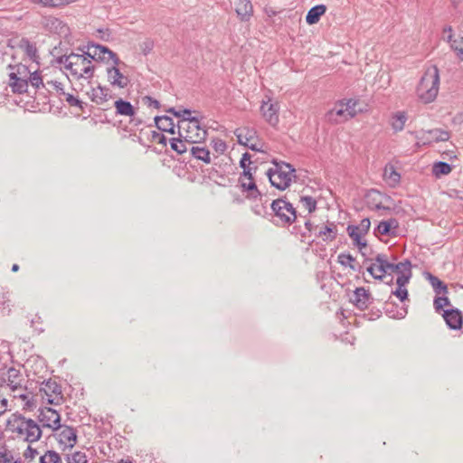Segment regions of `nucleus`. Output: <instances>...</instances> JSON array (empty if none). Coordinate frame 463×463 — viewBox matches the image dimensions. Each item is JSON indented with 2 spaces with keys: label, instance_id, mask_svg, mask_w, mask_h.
Returning a JSON list of instances; mask_svg holds the SVG:
<instances>
[{
  "label": "nucleus",
  "instance_id": "obj_58",
  "mask_svg": "<svg viewBox=\"0 0 463 463\" xmlns=\"http://www.w3.org/2000/svg\"><path fill=\"white\" fill-rule=\"evenodd\" d=\"M361 228L364 231H367L370 228V221L369 219H364L361 222Z\"/></svg>",
  "mask_w": 463,
  "mask_h": 463
},
{
  "label": "nucleus",
  "instance_id": "obj_34",
  "mask_svg": "<svg viewBox=\"0 0 463 463\" xmlns=\"http://www.w3.org/2000/svg\"><path fill=\"white\" fill-rule=\"evenodd\" d=\"M60 38L63 40L60 41V45H69L71 46L76 42V36L71 32V29L66 24H61L60 23Z\"/></svg>",
  "mask_w": 463,
  "mask_h": 463
},
{
  "label": "nucleus",
  "instance_id": "obj_24",
  "mask_svg": "<svg viewBox=\"0 0 463 463\" xmlns=\"http://www.w3.org/2000/svg\"><path fill=\"white\" fill-rule=\"evenodd\" d=\"M17 73L9 72V85L14 93H24L28 88V79L17 78Z\"/></svg>",
  "mask_w": 463,
  "mask_h": 463
},
{
  "label": "nucleus",
  "instance_id": "obj_21",
  "mask_svg": "<svg viewBox=\"0 0 463 463\" xmlns=\"http://www.w3.org/2000/svg\"><path fill=\"white\" fill-rule=\"evenodd\" d=\"M397 274L396 284H408L411 277V264L409 260H404L397 264L392 263V274Z\"/></svg>",
  "mask_w": 463,
  "mask_h": 463
},
{
  "label": "nucleus",
  "instance_id": "obj_33",
  "mask_svg": "<svg viewBox=\"0 0 463 463\" xmlns=\"http://www.w3.org/2000/svg\"><path fill=\"white\" fill-rule=\"evenodd\" d=\"M427 278H428L430 284L432 286V288L436 293V297H439V296L448 294L447 285L444 282H442L439 278H437L430 273L427 275Z\"/></svg>",
  "mask_w": 463,
  "mask_h": 463
},
{
  "label": "nucleus",
  "instance_id": "obj_28",
  "mask_svg": "<svg viewBox=\"0 0 463 463\" xmlns=\"http://www.w3.org/2000/svg\"><path fill=\"white\" fill-rule=\"evenodd\" d=\"M241 184L244 191L248 192V197L257 198L260 195V192L258 191L256 184L252 178V174L250 176H243L241 178Z\"/></svg>",
  "mask_w": 463,
  "mask_h": 463
},
{
  "label": "nucleus",
  "instance_id": "obj_55",
  "mask_svg": "<svg viewBox=\"0 0 463 463\" xmlns=\"http://www.w3.org/2000/svg\"><path fill=\"white\" fill-rule=\"evenodd\" d=\"M0 463H20L7 453H0Z\"/></svg>",
  "mask_w": 463,
  "mask_h": 463
},
{
  "label": "nucleus",
  "instance_id": "obj_54",
  "mask_svg": "<svg viewBox=\"0 0 463 463\" xmlns=\"http://www.w3.org/2000/svg\"><path fill=\"white\" fill-rule=\"evenodd\" d=\"M37 450L35 449H33L31 446H28L24 452V457L25 459L32 460L35 458Z\"/></svg>",
  "mask_w": 463,
  "mask_h": 463
},
{
  "label": "nucleus",
  "instance_id": "obj_35",
  "mask_svg": "<svg viewBox=\"0 0 463 463\" xmlns=\"http://www.w3.org/2000/svg\"><path fill=\"white\" fill-rule=\"evenodd\" d=\"M191 153L196 159L205 164H210L212 161L210 151L204 146H192Z\"/></svg>",
  "mask_w": 463,
  "mask_h": 463
},
{
  "label": "nucleus",
  "instance_id": "obj_29",
  "mask_svg": "<svg viewBox=\"0 0 463 463\" xmlns=\"http://www.w3.org/2000/svg\"><path fill=\"white\" fill-rule=\"evenodd\" d=\"M116 113L120 116L133 117L136 114V110L130 102L118 99L114 103Z\"/></svg>",
  "mask_w": 463,
  "mask_h": 463
},
{
  "label": "nucleus",
  "instance_id": "obj_42",
  "mask_svg": "<svg viewBox=\"0 0 463 463\" xmlns=\"http://www.w3.org/2000/svg\"><path fill=\"white\" fill-rule=\"evenodd\" d=\"M43 24L50 33H56L58 31V23L55 17L43 16Z\"/></svg>",
  "mask_w": 463,
  "mask_h": 463
},
{
  "label": "nucleus",
  "instance_id": "obj_26",
  "mask_svg": "<svg viewBox=\"0 0 463 463\" xmlns=\"http://www.w3.org/2000/svg\"><path fill=\"white\" fill-rule=\"evenodd\" d=\"M234 5L237 15L241 20L246 21L251 16L253 9L249 0H236Z\"/></svg>",
  "mask_w": 463,
  "mask_h": 463
},
{
  "label": "nucleus",
  "instance_id": "obj_61",
  "mask_svg": "<svg viewBox=\"0 0 463 463\" xmlns=\"http://www.w3.org/2000/svg\"><path fill=\"white\" fill-rule=\"evenodd\" d=\"M19 269L18 264H14L12 266V271L16 272Z\"/></svg>",
  "mask_w": 463,
  "mask_h": 463
},
{
  "label": "nucleus",
  "instance_id": "obj_13",
  "mask_svg": "<svg viewBox=\"0 0 463 463\" xmlns=\"http://www.w3.org/2000/svg\"><path fill=\"white\" fill-rule=\"evenodd\" d=\"M433 306L443 318H462V313L452 306L446 295L435 297Z\"/></svg>",
  "mask_w": 463,
  "mask_h": 463
},
{
  "label": "nucleus",
  "instance_id": "obj_31",
  "mask_svg": "<svg viewBox=\"0 0 463 463\" xmlns=\"http://www.w3.org/2000/svg\"><path fill=\"white\" fill-rule=\"evenodd\" d=\"M326 7L324 5H318L314 7H312L307 16L306 21L308 24H317L320 17L326 13Z\"/></svg>",
  "mask_w": 463,
  "mask_h": 463
},
{
  "label": "nucleus",
  "instance_id": "obj_63",
  "mask_svg": "<svg viewBox=\"0 0 463 463\" xmlns=\"http://www.w3.org/2000/svg\"><path fill=\"white\" fill-rule=\"evenodd\" d=\"M118 463H132L130 460L120 459Z\"/></svg>",
  "mask_w": 463,
  "mask_h": 463
},
{
  "label": "nucleus",
  "instance_id": "obj_52",
  "mask_svg": "<svg viewBox=\"0 0 463 463\" xmlns=\"http://www.w3.org/2000/svg\"><path fill=\"white\" fill-rule=\"evenodd\" d=\"M142 102L144 103V105L147 106V107H154L156 109H158L159 106H160V103L158 100L153 99L152 97H149V96H145L142 98Z\"/></svg>",
  "mask_w": 463,
  "mask_h": 463
},
{
  "label": "nucleus",
  "instance_id": "obj_5",
  "mask_svg": "<svg viewBox=\"0 0 463 463\" xmlns=\"http://www.w3.org/2000/svg\"><path fill=\"white\" fill-rule=\"evenodd\" d=\"M439 75L436 66L426 70L417 87V95L424 103L432 102L439 92Z\"/></svg>",
  "mask_w": 463,
  "mask_h": 463
},
{
  "label": "nucleus",
  "instance_id": "obj_32",
  "mask_svg": "<svg viewBox=\"0 0 463 463\" xmlns=\"http://www.w3.org/2000/svg\"><path fill=\"white\" fill-rule=\"evenodd\" d=\"M155 122L158 129L169 132L171 134L175 133V123L173 119L168 116H161V117H156Z\"/></svg>",
  "mask_w": 463,
  "mask_h": 463
},
{
  "label": "nucleus",
  "instance_id": "obj_47",
  "mask_svg": "<svg viewBox=\"0 0 463 463\" xmlns=\"http://www.w3.org/2000/svg\"><path fill=\"white\" fill-rule=\"evenodd\" d=\"M354 261V258L350 254H339L338 256V262L345 267H350L351 269H354V267L353 266V262Z\"/></svg>",
  "mask_w": 463,
  "mask_h": 463
},
{
  "label": "nucleus",
  "instance_id": "obj_2",
  "mask_svg": "<svg viewBox=\"0 0 463 463\" xmlns=\"http://www.w3.org/2000/svg\"><path fill=\"white\" fill-rule=\"evenodd\" d=\"M167 111L177 118H181L177 126L178 134L180 137L188 142V145L199 143L205 139L207 131L202 127L199 118L192 116L191 110H175L174 108H171Z\"/></svg>",
  "mask_w": 463,
  "mask_h": 463
},
{
  "label": "nucleus",
  "instance_id": "obj_19",
  "mask_svg": "<svg viewBox=\"0 0 463 463\" xmlns=\"http://www.w3.org/2000/svg\"><path fill=\"white\" fill-rule=\"evenodd\" d=\"M84 84V90L82 91L91 101L95 102L98 105H101L104 102L108 101L111 97L109 95V90L107 88L98 86L96 88L90 87L88 88Z\"/></svg>",
  "mask_w": 463,
  "mask_h": 463
},
{
  "label": "nucleus",
  "instance_id": "obj_16",
  "mask_svg": "<svg viewBox=\"0 0 463 463\" xmlns=\"http://www.w3.org/2000/svg\"><path fill=\"white\" fill-rule=\"evenodd\" d=\"M39 420L43 427L50 428L54 431L58 430V411L55 408L43 404L40 410Z\"/></svg>",
  "mask_w": 463,
  "mask_h": 463
},
{
  "label": "nucleus",
  "instance_id": "obj_1",
  "mask_svg": "<svg viewBox=\"0 0 463 463\" xmlns=\"http://www.w3.org/2000/svg\"><path fill=\"white\" fill-rule=\"evenodd\" d=\"M60 64L63 65L68 80L79 87H74L77 91L84 90V84L90 85L94 77L96 67L91 59L84 53L71 52L69 55L60 56Z\"/></svg>",
  "mask_w": 463,
  "mask_h": 463
},
{
  "label": "nucleus",
  "instance_id": "obj_3",
  "mask_svg": "<svg viewBox=\"0 0 463 463\" xmlns=\"http://www.w3.org/2000/svg\"><path fill=\"white\" fill-rule=\"evenodd\" d=\"M7 430L14 439L33 443L42 436V430L35 420L23 415L13 414L7 420Z\"/></svg>",
  "mask_w": 463,
  "mask_h": 463
},
{
  "label": "nucleus",
  "instance_id": "obj_22",
  "mask_svg": "<svg viewBox=\"0 0 463 463\" xmlns=\"http://www.w3.org/2000/svg\"><path fill=\"white\" fill-rule=\"evenodd\" d=\"M443 40L450 44V48L456 52L457 56L463 61V37L453 35L451 28L444 29L442 33Z\"/></svg>",
  "mask_w": 463,
  "mask_h": 463
},
{
  "label": "nucleus",
  "instance_id": "obj_18",
  "mask_svg": "<svg viewBox=\"0 0 463 463\" xmlns=\"http://www.w3.org/2000/svg\"><path fill=\"white\" fill-rule=\"evenodd\" d=\"M390 197L377 192L372 191L368 194V204L371 209L376 211H386L390 212L392 210V206L390 205Z\"/></svg>",
  "mask_w": 463,
  "mask_h": 463
},
{
  "label": "nucleus",
  "instance_id": "obj_64",
  "mask_svg": "<svg viewBox=\"0 0 463 463\" xmlns=\"http://www.w3.org/2000/svg\"><path fill=\"white\" fill-rule=\"evenodd\" d=\"M59 394H60V399H62V391H61V385H60Z\"/></svg>",
  "mask_w": 463,
  "mask_h": 463
},
{
  "label": "nucleus",
  "instance_id": "obj_30",
  "mask_svg": "<svg viewBox=\"0 0 463 463\" xmlns=\"http://www.w3.org/2000/svg\"><path fill=\"white\" fill-rule=\"evenodd\" d=\"M408 116L405 111H397L392 115L390 123L395 132H400L404 128Z\"/></svg>",
  "mask_w": 463,
  "mask_h": 463
},
{
  "label": "nucleus",
  "instance_id": "obj_7",
  "mask_svg": "<svg viewBox=\"0 0 463 463\" xmlns=\"http://www.w3.org/2000/svg\"><path fill=\"white\" fill-rule=\"evenodd\" d=\"M357 106V100L353 99L340 100L326 113V119L335 124L346 121L363 111Z\"/></svg>",
  "mask_w": 463,
  "mask_h": 463
},
{
  "label": "nucleus",
  "instance_id": "obj_56",
  "mask_svg": "<svg viewBox=\"0 0 463 463\" xmlns=\"http://www.w3.org/2000/svg\"><path fill=\"white\" fill-rule=\"evenodd\" d=\"M36 3L42 4L46 7H55L58 0H33Z\"/></svg>",
  "mask_w": 463,
  "mask_h": 463
},
{
  "label": "nucleus",
  "instance_id": "obj_39",
  "mask_svg": "<svg viewBox=\"0 0 463 463\" xmlns=\"http://www.w3.org/2000/svg\"><path fill=\"white\" fill-rule=\"evenodd\" d=\"M188 142H186L184 138H172L170 140V146L173 150L177 152L178 154H183L188 149Z\"/></svg>",
  "mask_w": 463,
  "mask_h": 463
},
{
  "label": "nucleus",
  "instance_id": "obj_23",
  "mask_svg": "<svg viewBox=\"0 0 463 463\" xmlns=\"http://www.w3.org/2000/svg\"><path fill=\"white\" fill-rule=\"evenodd\" d=\"M398 227V221L396 219L391 218L389 220L382 221L379 222L377 226V232L381 235L395 236L397 234Z\"/></svg>",
  "mask_w": 463,
  "mask_h": 463
},
{
  "label": "nucleus",
  "instance_id": "obj_45",
  "mask_svg": "<svg viewBox=\"0 0 463 463\" xmlns=\"http://www.w3.org/2000/svg\"><path fill=\"white\" fill-rule=\"evenodd\" d=\"M211 144L213 150L220 155L223 154L227 149L226 143L221 138H213Z\"/></svg>",
  "mask_w": 463,
  "mask_h": 463
},
{
  "label": "nucleus",
  "instance_id": "obj_43",
  "mask_svg": "<svg viewBox=\"0 0 463 463\" xmlns=\"http://www.w3.org/2000/svg\"><path fill=\"white\" fill-rule=\"evenodd\" d=\"M9 68H10L11 71L17 73V76H18L17 78L28 79L29 74L31 72L28 70V68L23 64H18L15 66H9Z\"/></svg>",
  "mask_w": 463,
  "mask_h": 463
},
{
  "label": "nucleus",
  "instance_id": "obj_15",
  "mask_svg": "<svg viewBox=\"0 0 463 463\" xmlns=\"http://www.w3.org/2000/svg\"><path fill=\"white\" fill-rule=\"evenodd\" d=\"M107 80L109 83L118 89L126 88L129 83V79L127 75L121 72L119 65H116L112 62L111 66L107 67Z\"/></svg>",
  "mask_w": 463,
  "mask_h": 463
},
{
  "label": "nucleus",
  "instance_id": "obj_53",
  "mask_svg": "<svg viewBox=\"0 0 463 463\" xmlns=\"http://www.w3.org/2000/svg\"><path fill=\"white\" fill-rule=\"evenodd\" d=\"M446 325L453 330H458L462 327L463 320H445Z\"/></svg>",
  "mask_w": 463,
  "mask_h": 463
},
{
  "label": "nucleus",
  "instance_id": "obj_38",
  "mask_svg": "<svg viewBox=\"0 0 463 463\" xmlns=\"http://www.w3.org/2000/svg\"><path fill=\"white\" fill-rule=\"evenodd\" d=\"M318 235L324 241H333L336 236V226L333 223L326 225L319 231Z\"/></svg>",
  "mask_w": 463,
  "mask_h": 463
},
{
  "label": "nucleus",
  "instance_id": "obj_8",
  "mask_svg": "<svg viewBox=\"0 0 463 463\" xmlns=\"http://www.w3.org/2000/svg\"><path fill=\"white\" fill-rule=\"evenodd\" d=\"M271 208L275 213L276 219L274 222L279 225L290 224L297 218L295 208L285 200L278 199L273 201Z\"/></svg>",
  "mask_w": 463,
  "mask_h": 463
},
{
  "label": "nucleus",
  "instance_id": "obj_62",
  "mask_svg": "<svg viewBox=\"0 0 463 463\" xmlns=\"http://www.w3.org/2000/svg\"><path fill=\"white\" fill-rule=\"evenodd\" d=\"M305 225H306V227H307V229L308 231H310V230H311V223H310V222H306Z\"/></svg>",
  "mask_w": 463,
  "mask_h": 463
},
{
  "label": "nucleus",
  "instance_id": "obj_60",
  "mask_svg": "<svg viewBox=\"0 0 463 463\" xmlns=\"http://www.w3.org/2000/svg\"><path fill=\"white\" fill-rule=\"evenodd\" d=\"M156 137L158 138V143L165 144L166 138H165V137L164 135L157 134Z\"/></svg>",
  "mask_w": 463,
  "mask_h": 463
},
{
  "label": "nucleus",
  "instance_id": "obj_44",
  "mask_svg": "<svg viewBox=\"0 0 463 463\" xmlns=\"http://www.w3.org/2000/svg\"><path fill=\"white\" fill-rule=\"evenodd\" d=\"M40 463H58V453L54 450H48L40 458Z\"/></svg>",
  "mask_w": 463,
  "mask_h": 463
},
{
  "label": "nucleus",
  "instance_id": "obj_37",
  "mask_svg": "<svg viewBox=\"0 0 463 463\" xmlns=\"http://www.w3.org/2000/svg\"><path fill=\"white\" fill-rule=\"evenodd\" d=\"M301 208L307 212V213H311L317 208V201L308 195H302L299 200Z\"/></svg>",
  "mask_w": 463,
  "mask_h": 463
},
{
  "label": "nucleus",
  "instance_id": "obj_46",
  "mask_svg": "<svg viewBox=\"0 0 463 463\" xmlns=\"http://www.w3.org/2000/svg\"><path fill=\"white\" fill-rule=\"evenodd\" d=\"M68 463H88L85 453L77 451L67 458Z\"/></svg>",
  "mask_w": 463,
  "mask_h": 463
},
{
  "label": "nucleus",
  "instance_id": "obj_50",
  "mask_svg": "<svg viewBox=\"0 0 463 463\" xmlns=\"http://www.w3.org/2000/svg\"><path fill=\"white\" fill-rule=\"evenodd\" d=\"M407 284H397V288L396 290L394 291V294L396 295L397 298H399L401 300H403L407 298L408 296V291L405 288Z\"/></svg>",
  "mask_w": 463,
  "mask_h": 463
},
{
  "label": "nucleus",
  "instance_id": "obj_40",
  "mask_svg": "<svg viewBox=\"0 0 463 463\" xmlns=\"http://www.w3.org/2000/svg\"><path fill=\"white\" fill-rule=\"evenodd\" d=\"M433 174L436 176L448 175L451 172V166L445 162H438L433 165Z\"/></svg>",
  "mask_w": 463,
  "mask_h": 463
},
{
  "label": "nucleus",
  "instance_id": "obj_12",
  "mask_svg": "<svg viewBox=\"0 0 463 463\" xmlns=\"http://www.w3.org/2000/svg\"><path fill=\"white\" fill-rule=\"evenodd\" d=\"M238 143L253 151H261L262 144L258 139L256 131L249 128H237L234 132Z\"/></svg>",
  "mask_w": 463,
  "mask_h": 463
},
{
  "label": "nucleus",
  "instance_id": "obj_14",
  "mask_svg": "<svg viewBox=\"0 0 463 463\" xmlns=\"http://www.w3.org/2000/svg\"><path fill=\"white\" fill-rule=\"evenodd\" d=\"M40 396L43 404L56 406L58 404V383L56 381L52 379L43 381L40 387Z\"/></svg>",
  "mask_w": 463,
  "mask_h": 463
},
{
  "label": "nucleus",
  "instance_id": "obj_6",
  "mask_svg": "<svg viewBox=\"0 0 463 463\" xmlns=\"http://www.w3.org/2000/svg\"><path fill=\"white\" fill-rule=\"evenodd\" d=\"M270 184L279 189H287L296 177L295 169L285 162H273V166L267 171Z\"/></svg>",
  "mask_w": 463,
  "mask_h": 463
},
{
  "label": "nucleus",
  "instance_id": "obj_51",
  "mask_svg": "<svg viewBox=\"0 0 463 463\" xmlns=\"http://www.w3.org/2000/svg\"><path fill=\"white\" fill-rule=\"evenodd\" d=\"M62 94L66 95V100L71 106H76L80 109H82L83 102L80 100L78 98L74 97L71 94H66L64 92Z\"/></svg>",
  "mask_w": 463,
  "mask_h": 463
},
{
  "label": "nucleus",
  "instance_id": "obj_9",
  "mask_svg": "<svg viewBox=\"0 0 463 463\" xmlns=\"http://www.w3.org/2000/svg\"><path fill=\"white\" fill-rule=\"evenodd\" d=\"M81 51L86 57L91 59L92 62L94 61H102L104 62L112 61L116 65H123V62L117 54L103 45L90 43L86 46V51L83 49Z\"/></svg>",
  "mask_w": 463,
  "mask_h": 463
},
{
  "label": "nucleus",
  "instance_id": "obj_59",
  "mask_svg": "<svg viewBox=\"0 0 463 463\" xmlns=\"http://www.w3.org/2000/svg\"><path fill=\"white\" fill-rule=\"evenodd\" d=\"M78 0H60V6L61 5H70L71 3H75L77 2Z\"/></svg>",
  "mask_w": 463,
  "mask_h": 463
},
{
  "label": "nucleus",
  "instance_id": "obj_17",
  "mask_svg": "<svg viewBox=\"0 0 463 463\" xmlns=\"http://www.w3.org/2000/svg\"><path fill=\"white\" fill-rule=\"evenodd\" d=\"M417 138L422 144H430L432 142L446 141L449 138V134L441 129L421 130L418 132Z\"/></svg>",
  "mask_w": 463,
  "mask_h": 463
},
{
  "label": "nucleus",
  "instance_id": "obj_57",
  "mask_svg": "<svg viewBox=\"0 0 463 463\" xmlns=\"http://www.w3.org/2000/svg\"><path fill=\"white\" fill-rule=\"evenodd\" d=\"M7 408H8V402H7V400L0 398V415L5 413L7 411Z\"/></svg>",
  "mask_w": 463,
  "mask_h": 463
},
{
  "label": "nucleus",
  "instance_id": "obj_41",
  "mask_svg": "<svg viewBox=\"0 0 463 463\" xmlns=\"http://www.w3.org/2000/svg\"><path fill=\"white\" fill-rule=\"evenodd\" d=\"M250 165H251V161H250V156L249 153H244L242 155V157L240 161V165L241 167L243 169V176H250V174H252L251 170L252 168L250 167Z\"/></svg>",
  "mask_w": 463,
  "mask_h": 463
},
{
  "label": "nucleus",
  "instance_id": "obj_48",
  "mask_svg": "<svg viewBox=\"0 0 463 463\" xmlns=\"http://www.w3.org/2000/svg\"><path fill=\"white\" fill-rule=\"evenodd\" d=\"M29 82L35 88H39L40 85H43L42 78L37 71L30 72L28 77V83Z\"/></svg>",
  "mask_w": 463,
  "mask_h": 463
},
{
  "label": "nucleus",
  "instance_id": "obj_20",
  "mask_svg": "<svg viewBox=\"0 0 463 463\" xmlns=\"http://www.w3.org/2000/svg\"><path fill=\"white\" fill-rule=\"evenodd\" d=\"M77 442V431L74 428L60 423V448L72 449Z\"/></svg>",
  "mask_w": 463,
  "mask_h": 463
},
{
  "label": "nucleus",
  "instance_id": "obj_11",
  "mask_svg": "<svg viewBox=\"0 0 463 463\" xmlns=\"http://www.w3.org/2000/svg\"><path fill=\"white\" fill-rule=\"evenodd\" d=\"M392 263L388 260L385 254H378L371 260L367 271L375 279L383 280L387 275L392 274Z\"/></svg>",
  "mask_w": 463,
  "mask_h": 463
},
{
  "label": "nucleus",
  "instance_id": "obj_27",
  "mask_svg": "<svg viewBox=\"0 0 463 463\" xmlns=\"http://www.w3.org/2000/svg\"><path fill=\"white\" fill-rule=\"evenodd\" d=\"M369 300V294L364 288H358L351 297V301L360 309H364Z\"/></svg>",
  "mask_w": 463,
  "mask_h": 463
},
{
  "label": "nucleus",
  "instance_id": "obj_49",
  "mask_svg": "<svg viewBox=\"0 0 463 463\" xmlns=\"http://www.w3.org/2000/svg\"><path fill=\"white\" fill-rule=\"evenodd\" d=\"M349 235L358 246H365V242L362 241V236L357 227L352 229Z\"/></svg>",
  "mask_w": 463,
  "mask_h": 463
},
{
  "label": "nucleus",
  "instance_id": "obj_10",
  "mask_svg": "<svg viewBox=\"0 0 463 463\" xmlns=\"http://www.w3.org/2000/svg\"><path fill=\"white\" fill-rule=\"evenodd\" d=\"M280 106L279 101L273 100L269 95H265L260 104V114L263 119L272 127L279 122V112Z\"/></svg>",
  "mask_w": 463,
  "mask_h": 463
},
{
  "label": "nucleus",
  "instance_id": "obj_36",
  "mask_svg": "<svg viewBox=\"0 0 463 463\" xmlns=\"http://www.w3.org/2000/svg\"><path fill=\"white\" fill-rule=\"evenodd\" d=\"M20 48L24 51L30 60L36 61L37 60V49L36 46L30 43L29 40L23 38L20 42Z\"/></svg>",
  "mask_w": 463,
  "mask_h": 463
},
{
  "label": "nucleus",
  "instance_id": "obj_4",
  "mask_svg": "<svg viewBox=\"0 0 463 463\" xmlns=\"http://www.w3.org/2000/svg\"><path fill=\"white\" fill-rule=\"evenodd\" d=\"M25 384L26 379L20 369L12 366L1 371L0 385L8 388L14 398L21 399L25 406L31 407V393Z\"/></svg>",
  "mask_w": 463,
  "mask_h": 463
},
{
  "label": "nucleus",
  "instance_id": "obj_25",
  "mask_svg": "<svg viewBox=\"0 0 463 463\" xmlns=\"http://www.w3.org/2000/svg\"><path fill=\"white\" fill-rule=\"evenodd\" d=\"M383 180L391 187H395L400 184L401 175L396 171L391 164L385 165L383 169Z\"/></svg>",
  "mask_w": 463,
  "mask_h": 463
}]
</instances>
